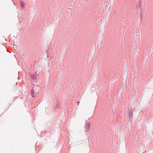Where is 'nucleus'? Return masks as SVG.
Wrapping results in <instances>:
<instances>
[{"mask_svg":"<svg viewBox=\"0 0 153 153\" xmlns=\"http://www.w3.org/2000/svg\"><path fill=\"white\" fill-rule=\"evenodd\" d=\"M13 48H14L15 50L17 51L18 50V47L17 46V45H13Z\"/></svg>","mask_w":153,"mask_h":153,"instance_id":"obj_3","label":"nucleus"},{"mask_svg":"<svg viewBox=\"0 0 153 153\" xmlns=\"http://www.w3.org/2000/svg\"><path fill=\"white\" fill-rule=\"evenodd\" d=\"M90 123L88 122H87L86 123L85 128L87 130V131H88V130L90 128Z\"/></svg>","mask_w":153,"mask_h":153,"instance_id":"obj_1","label":"nucleus"},{"mask_svg":"<svg viewBox=\"0 0 153 153\" xmlns=\"http://www.w3.org/2000/svg\"><path fill=\"white\" fill-rule=\"evenodd\" d=\"M21 4V7H22V8H21V9H23L24 8L23 7H24V5L22 3Z\"/></svg>","mask_w":153,"mask_h":153,"instance_id":"obj_5","label":"nucleus"},{"mask_svg":"<svg viewBox=\"0 0 153 153\" xmlns=\"http://www.w3.org/2000/svg\"><path fill=\"white\" fill-rule=\"evenodd\" d=\"M36 79V75L34 74H33L31 77V82H32L33 81H34V80Z\"/></svg>","mask_w":153,"mask_h":153,"instance_id":"obj_2","label":"nucleus"},{"mask_svg":"<svg viewBox=\"0 0 153 153\" xmlns=\"http://www.w3.org/2000/svg\"><path fill=\"white\" fill-rule=\"evenodd\" d=\"M31 93L32 94V95L33 96V97H34L36 96V95H35V94H34V91L33 90H31Z\"/></svg>","mask_w":153,"mask_h":153,"instance_id":"obj_4","label":"nucleus"}]
</instances>
